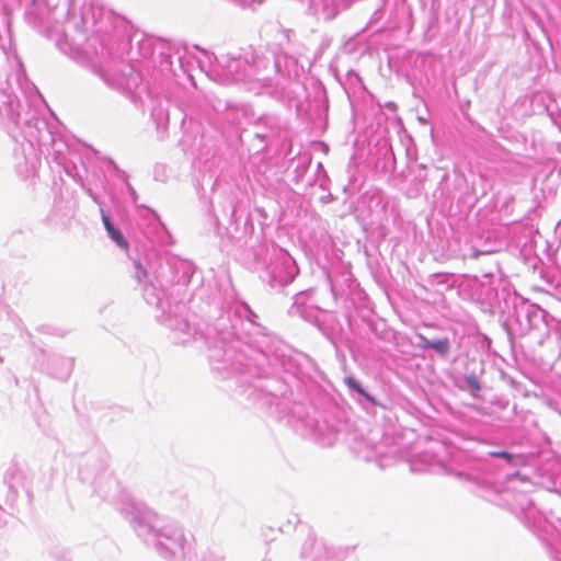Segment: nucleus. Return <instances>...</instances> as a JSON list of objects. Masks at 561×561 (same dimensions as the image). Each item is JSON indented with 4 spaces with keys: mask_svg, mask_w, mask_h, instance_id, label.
I'll return each instance as SVG.
<instances>
[{
    "mask_svg": "<svg viewBox=\"0 0 561 561\" xmlns=\"http://www.w3.org/2000/svg\"><path fill=\"white\" fill-rule=\"evenodd\" d=\"M425 348H433L437 353L445 355L448 353L450 348L449 340L448 339H440L436 341H426L423 345Z\"/></svg>",
    "mask_w": 561,
    "mask_h": 561,
    "instance_id": "obj_1",
    "label": "nucleus"
},
{
    "mask_svg": "<svg viewBox=\"0 0 561 561\" xmlns=\"http://www.w3.org/2000/svg\"><path fill=\"white\" fill-rule=\"evenodd\" d=\"M110 228L111 229L107 230V233L112 238V240L115 241L116 244L119 245L121 248L127 249L128 242L125 240L122 232L115 227H110Z\"/></svg>",
    "mask_w": 561,
    "mask_h": 561,
    "instance_id": "obj_2",
    "label": "nucleus"
},
{
    "mask_svg": "<svg viewBox=\"0 0 561 561\" xmlns=\"http://www.w3.org/2000/svg\"><path fill=\"white\" fill-rule=\"evenodd\" d=\"M344 382L351 388L352 390L358 392L359 394L369 398V396L365 392V390L362 388L360 383L353 377H346L344 379Z\"/></svg>",
    "mask_w": 561,
    "mask_h": 561,
    "instance_id": "obj_3",
    "label": "nucleus"
},
{
    "mask_svg": "<svg viewBox=\"0 0 561 561\" xmlns=\"http://www.w3.org/2000/svg\"><path fill=\"white\" fill-rule=\"evenodd\" d=\"M490 455L492 457H496V458H504L508 462H511L513 460V455L507 451H492V453H490Z\"/></svg>",
    "mask_w": 561,
    "mask_h": 561,
    "instance_id": "obj_4",
    "label": "nucleus"
},
{
    "mask_svg": "<svg viewBox=\"0 0 561 561\" xmlns=\"http://www.w3.org/2000/svg\"><path fill=\"white\" fill-rule=\"evenodd\" d=\"M102 220H103V224L105 226L106 231L108 229H111L110 227H114V225L111 222L108 216L106 214H104V213L102 214Z\"/></svg>",
    "mask_w": 561,
    "mask_h": 561,
    "instance_id": "obj_5",
    "label": "nucleus"
}]
</instances>
